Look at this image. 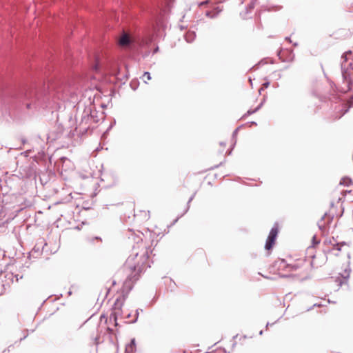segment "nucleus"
<instances>
[{"mask_svg":"<svg viewBox=\"0 0 353 353\" xmlns=\"http://www.w3.org/2000/svg\"><path fill=\"white\" fill-rule=\"evenodd\" d=\"M151 250L149 245L142 239L133 247L132 253L125 263V268L129 273L127 280L132 282L138 281L141 274L149 267V258Z\"/></svg>","mask_w":353,"mask_h":353,"instance_id":"obj_1","label":"nucleus"},{"mask_svg":"<svg viewBox=\"0 0 353 353\" xmlns=\"http://www.w3.org/2000/svg\"><path fill=\"white\" fill-rule=\"evenodd\" d=\"M289 268L294 271H297L296 276L301 279H306L310 274V264L304 260H299L295 264L290 265Z\"/></svg>","mask_w":353,"mask_h":353,"instance_id":"obj_2","label":"nucleus"},{"mask_svg":"<svg viewBox=\"0 0 353 353\" xmlns=\"http://www.w3.org/2000/svg\"><path fill=\"white\" fill-rule=\"evenodd\" d=\"M117 305V303H115V305ZM119 310H120V308L119 307H117V306H115V307L114 309V312L110 314V320L112 319H113L116 326L118 325V323H117V316L121 314Z\"/></svg>","mask_w":353,"mask_h":353,"instance_id":"obj_6","label":"nucleus"},{"mask_svg":"<svg viewBox=\"0 0 353 353\" xmlns=\"http://www.w3.org/2000/svg\"><path fill=\"white\" fill-rule=\"evenodd\" d=\"M333 217H334V214H330V213H325L323 217V219H328V221H330L333 219Z\"/></svg>","mask_w":353,"mask_h":353,"instance_id":"obj_10","label":"nucleus"},{"mask_svg":"<svg viewBox=\"0 0 353 353\" xmlns=\"http://www.w3.org/2000/svg\"><path fill=\"white\" fill-rule=\"evenodd\" d=\"M222 11V8H219V6H216L213 10L207 12L206 15L209 17H214L216 14Z\"/></svg>","mask_w":353,"mask_h":353,"instance_id":"obj_7","label":"nucleus"},{"mask_svg":"<svg viewBox=\"0 0 353 353\" xmlns=\"http://www.w3.org/2000/svg\"><path fill=\"white\" fill-rule=\"evenodd\" d=\"M118 44L120 47L127 48L132 43V39L129 34L125 32H123L117 40Z\"/></svg>","mask_w":353,"mask_h":353,"instance_id":"obj_5","label":"nucleus"},{"mask_svg":"<svg viewBox=\"0 0 353 353\" xmlns=\"http://www.w3.org/2000/svg\"><path fill=\"white\" fill-rule=\"evenodd\" d=\"M279 233V228L277 225L274 226L270 232V234L268 236L266 243L265 245V248L268 250H270L272 248L275 243L276 238Z\"/></svg>","mask_w":353,"mask_h":353,"instance_id":"obj_4","label":"nucleus"},{"mask_svg":"<svg viewBox=\"0 0 353 353\" xmlns=\"http://www.w3.org/2000/svg\"><path fill=\"white\" fill-rule=\"evenodd\" d=\"M151 79H152L151 75H150V72H144V74L142 76V80L145 83H148V81L151 80Z\"/></svg>","mask_w":353,"mask_h":353,"instance_id":"obj_9","label":"nucleus"},{"mask_svg":"<svg viewBox=\"0 0 353 353\" xmlns=\"http://www.w3.org/2000/svg\"><path fill=\"white\" fill-rule=\"evenodd\" d=\"M269 84L270 83L268 82L263 83L262 88H267L269 86Z\"/></svg>","mask_w":353,"mask_h":353,"instance_id":"obj_15","label":"nucleus"},{"mask_svg":"<svg viewBox=\"0 0 353 353\" xmlns=\"http://www.w3.org/2000/svg\"><path fill=\"white\" fill-rule=\"evenodd\" d=\"M346 87L345 88H341V91L343 92H346L347 91H349L350 90V82L349 81H346Z\"/></svg>","mask_w":353,"mask_h":353,"instance_id":"obj_11","label":"nucleus"},{"mask_svg":"<svg viewBox=\"0 0 353 353\" xmlns=\"http://www.w3.org/2000/svg\"><path fill=\"white\" fill-rule=\"evenodd\" d=\"M340 250H341L340 248L339 247V245H337V250L339 251Z\"/></svg>","mask_w":353,"mask_h":353,"instance_id":"obj_17","label":"nucleus"},{"mask_svg":"<svg viewBox=\"0 0 353 353\" xmlns=\"http://www.w3.org/2000/svg\"><path fill=\"white\" fill-rule=\"evenodd\" d=\"M230 153V149L226 148V144L223 142H220L214 146L212 156L214 159H223Z\"/></svg>","mask_w":353,"mask_h":353,"instance_id":"obj_3","label":"nucleus"},{"mask_svg":"<svg viewBox=\"0 0 353 353\" xmlns=\"http://www.w3.org/2000/svg\"><path fill=\"white\" fill-rule=\"evenodd\" d=\"M352 183L351 179L348 177H343L341 179L339 184L343 185L349 186Z\"/></svg>","mask_w":353,"mask_h":353,"instance_id":"obj_8","label":"nucleus"},{"mask_svg":"<svg viewBox=\"0 0 353 353\" xmlns=\"http://www.w3.org/2000/svg\"><path fill=\"white\" fill-rule=\"evenodd\" d=\"M100 68H101L100 63H99V61H97V63H96V64L94 66V69L96 71H97V70H99L100 69Z\"/></svg>","mask_w":353,"mask_h":353,"instance_id":"obj_12","label":"nucleus"},{"mask_svg":"<svg viewBox=\"0 0 353 353\" xmlns=\"http://www.w3.org/2000/svg\"><path fill=\"white\" fill-rule=\"evenodd\" d=\"M208 3H209V0L204 1H203V2H201V3L199 4V6H200V7H201V6H204V5H205V4Z\"/></svg>","mask_w":353,"mask_h":353,"instance_id":"obj_14","label":"nucleus"},{"mask_svg":"<svg viewBox=\"0 0 353 353\" xmlns=\"http://www.w3.org/2000/svg\"><path fill=\"white\" fill-rule=\"evenodd\" d=\"M348 54H351V52L350 51L346 52L345 53H344L343 55L342 56V58H343L346 61L347 60V56Z\"/></svg>","mask_w":353,"mask_h":353,"instance_id":"obj_13","label":"nucleus"},{"mask_svg":"<svg viewBox=\"0 0 353 353\" xmlns=\"http://www.w3.org/2000/svg\"><path fill=\"white\" fill-rule=\"evenodd\" d=\"M253 112H254V111H252V112L248 111V114H252V113H253Z\"/></svg>","mask_w":353,"mask_h":353,"instance_id":"obj_16","label":"nucleus"}]
</instances>
